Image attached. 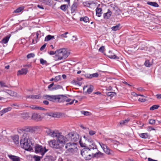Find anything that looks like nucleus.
I'll use <instances>...</instances> for the list:
<instances>
[{"mask_svg": "<svg viewBox=\"0 0 161 161\" xmlns=\"http://www.w3.org/2000/svg\"><path fill=\"white\" fill-rule=\"evenodd\" d=\"M25 136H26V134L23 135L22 136L20 141V145L26 150L33 151V146L34 145V143H32L29 137H26Z\"/></svg>", "mask_w": 161, "mask_h": 161, "instance_id": "obj_1", "label": "nucleus"}, {"mask_svg": "<svg viewBox=\"0 0 161 161\" xmlns=\"http://www.w3.org/2000/svg\"><path fill=\"white\" fill-rule=\"evenodd\" d=\"M57 53L54 57L56 61L64 59L67 58L69 54V53L65 48H61L56 50Z\"/></svg>", "mask_w": 161, "mask_h": 161, "instance_id": "obj_2", "label": "nucleus"}, {"mask_svg": "<svg viewBox=\"0 0 161 161\" xmlns=\"http://www.w3.org/2000/svg\"><path fill=\"white\" fill-rule=\"evenodd\" d=\"M65 137L69 141L77 142L79 138V136L77 133L71 132L66 135Z\"/></svg>", "mask_w": 161, "mask_h": 161, "instance_id": "obj_3", "label": "nucleus"}, {"mask_svg": "<svg viewBox=\"0 0 161 161\" xmlns=\"http://www.w3.org/2000/svg\"><path fill=\"white\" fill-rule=\"evenodd\" d=\"M34 148L35 152L36 153H40L42 156L48 150L45 147L43 148L42 146L38 144H36Z\"/></svg>", "mask_w": 161, "mask_h": 161, "instance_id": "obj_4", "label": "nucleus"}, {"mask_svg": "<svg viewBox=\"0 0 161 161\" xmlns=\"http://www.w3.org/2000/svg\"><path fill=\"white\" fill-rule=\"evenodd\" d=\"M55 137L56 138V141L63 147L66 143L64 137L59 133H57Z\"/></svg>", "mask_w": 161, "mask_h": 161, "instance_id": "obj_5", "label": "nucleus"}, {"mask_svg": "<svg viewBox=\"0 0 161 161\" xmlns=\"http://www.w3.org/2000/svg\"><path fill=\"white\" fill-rule=\"evenodd\" d=\"M48 142L49 146L53 148L60 150L62 149L63 147L55 140H51Z\"/></svg>", "mask_w": 161, "mask_h": 161, "instance_id": "obj_6", "label": "nucleus"}, {"mask_svg": "<svg viewBox=\"0 0 161 161\" xmlns=\"http://www.w3.org/2000/svg\"><path fill=\"white\" fill-rule=\"evenodd\" d=\"M35 129L31 127H27L25 128V132L23 135L26 134V137H29L30 134H32L35 132Z\"/></svg>", "mask_w": 161, "mask_h": 161, "instance_id": "obj_7", "label": "nucleus"}, {"mask_svg": "<svg viewBox=\"0 0 161 161\" xmlns=\"http://www.w3.org/2000/svg\"><path fill=\"white\" fill-rule=\"evenodd\" d=\"M87 150L89 151H93V150H97V147L93 141L92 143L89 144L88 147H87Z\"/></svg>", "mask_w": 161, "mask_h": 161, "instance_id": "obj_8", "label": "nucleus"}, {"mask_svg": "<svg viewBox=\"0 0 161 161\" xmlns=\"http://www.w3.org/2000/svg\"><path fill=\"white\" fill-rule=\"evenodd\" d=\"M11 106H14V108L17 109H20L24 108V104L22 103H14L10 104Z\"/></svg>", "mask_w": 161, "mask_h": 161, "instance_id": "obj_9", "label": "nucleus"}, {"mask_svg": "<svg viewBox=\"0 0 161 161\" xmlns=\"http://www.w3.org/2000/svg\"><path fill=\"white\" fill-rule=\"evenodd\" d=\"M99 144L106 153L108 154H111V152H112V151H111L106 145L102 143H99Z\"/></svg>", "mask_w": 161, "mask_h": 161, "instance_id": "obj_10", "label": "nucleus"}, {"mask_svg": "<svg viewBox=\"0 0 161 161\" xmlns=\"http://www.w3.org/2000/svg\"><path fill=\"white\" fill-rule=\"evenodd\" d=\"M55 102H62L64 101L65 98H66L65 96L63 95H56Z\"/></svg>", "mask_w": 161, "mask_h": 161, "instance_id": "obj_11", "label": "nucleus"}, {"mask_svg": "<svg viewBox=\"0 0 161 161\" xmlns=\"http://www.w3.org/2000/svg\"><path fill=\"white\" fill-rule=\"evenodd\" d=\"M87 148V147L84 148L81 151V154L84 158L89 153H91V151H89Z\"/></svg>", "mask_w": 161, "mask_h": 161, "instance_id": "obj_12", "label": "nucleus"}, {"mask_svg": "<svg viewBox=\"0 0 161 161\" xmlns=\"http://www.w3.org/2000/svg\"><path fill=\"white\" fill-rule=\"evenodd\" d=\"M96 150H97V152H96L95 153H94V158H98L103 157L104 154L103 153L99 151L97 149Z\"/></svg>", "mask_w": 161, "mask_h": 161, "instance_id": "obj_13", "label": "nucleus"}, {"mask_svg": "<svg viewBox=\"0 0 161 161\" xmlns=\"http://www.w3.org/2000/svg\"><path fill=\"white\" fill-rule=\"evenodd\" d=\"M44 98L48 100L55 102L56 99V95H46L44 96Z\"/></svg>", "mask_w": 161, "mask_h": 161, "instance_id": "obj_14", "label": "nucleus"}, {"mask_svg": "<svg viewBox=\"0 0 161 161\" xmlns=\"http://www.w3.org/2000/svg\"><path fill=\"white\" fill-rule=\"evenodd\" d=\"M75 146H76V143L69 142L66 144L65 148L68 150L70 148H73V147H74Z\"/></svg>", "mask_w": 161, "mask_h": 161, "instance_id": "obj_15", "label": "nucleus"}, {"mask_svg": "<svg viewBox=\"0 0 161 161\" xmlns=\"http://www.w3.org/2000/svg\"><path fill=\"white\" fill-rule=\"evenodd\" d=\"M8 156L12 160V161H20V158L17 156L12 155H8Z\"/></svg>", "mask_w": 161, "mask_h": 161, "instance_id": "obj_16", "label": "nucleus"}, {"mask_svg": "<svg viewBox=\"0 0 161 161\" xmlns=\"http://www.w3.org/2000/svg\"><path fill=\"white\" fill-rule=\"evenodd\" d=\"M32 119H33L38 121L41 119V116L39 114L34 113L32 114Z\"/></svg>", "mask_w": 161, "mask_h": 161, "instance_id": "obj_17", "label": "nucleus"}, {"mask_svg": "<svg viewBox=\"0 0 161 161\" xmlns=\"http://www.w3.org/2000/svg\"><path fill=\"white\" fill-rule=\"evenodd\" d=\"M46 132L48 135L53 137H55V135L57 133L54 131H52L51 130L49 129L47 130Z\"/></svg>", "mask_w": 161, "mask_h": 161, "instance_id": "obj_18", "label": "nucleus"}, {"mask_svg": "<svg viewBox=\"0 0 161 161\" xmlns=\"http://www.w3.org/2000/svg\"><path fill=\"white\" fill-rule=\"evenodd\" d=\"M11 36V35L10 34L8 35L3 38L1 42L3 43L4 44L7 43L8 42Z\"/></svg>", "mask_w": 161, "mask_h": 161, "instance_id": "obj_19", "label": "nucleus"}, {"mask_svg": "<svg viewBox=\"0 0 161 161\" xmlns=\"http://www.w3.org/2000/svg\"><path fill=\"white\" fill-rule=\"evenodd\" d=\"M12 138L14 142L16 144H18L19 143V136L17 135H14L12 136Z\"/></svg>", "mask_w": 161, "mask_h": 161, "instance_id": "obj_20", "label": "nucleus"}, {"mask_svg": "<svg viewBox=\"0 0 161 161\" xmlns=\"http://www.w3.org/2000/svg\"><path fill=\"white\" fill-rule=\"evenodd\" d=\"M78 4L77 2H74L71 7V13H73L76 9Z\"/></svg>", "mask_w": 161, "mask_h": 161, "instance_id": "obj_21", "label": "nucleus"}, {"mask_svg": "<svg viewBox=\"0 0 161 161\" xmlns=\"http://www.w3.org/2000/svg\"><path fill=\"white\" fill-rule=\"evenodd\" d=\"M111 12L109 9H108L107 12L103 14V17L105 19H108L111 16Z\"/></svg>", "mask_w": 161, "mask_h": 161, "instance_id": "obj_22", "label": "nucleus"}, {"mask_svg": "<svg viewBox=\"0 0 161 161\" xmlns=\"http://www.w3.org/2000/svg\"><path fill=\"white\" fill-rule=\"evenodd\" d=\"M102 9L101 8L97 7L96 8V14L98 17H100L101 16L102 13Z\"/></svg>", "mask_w": 161, "mask_h": 161, "instance_id": "obj_23", "label": "nucleus"}, {"mask_svg": "<svg viewBox=\"0 0 161 161\" xmlns=\"http://www.w3.org/2000/svg\"><path fill=\"white\" fill-rule=\"evenodd\" d=\"M91 153H89L85 158H84L86 160H89L91 159L92 158H94L93 154L94 153L93 151H91L90 152Z\"/></svg>", "mask_w": 161, "mask_h": 161, "instance_id": "obj_24", "label": "nucleus"}, {"mask_svg": "<svg viewBox=\"0 0 161 161\" xmlns=\"http://www.w3.org/2000/svg\"><path fill=\"white\" fill-rule=\"evenodd\" d=\"M28 69L27 68H23L20 70L18 71V72L20 75H26L28 72Z\"/></svg>", "mask_w": 161, "mask_h": 161, "instance_id": "obj_25", "label": "nucleus"}, {"mask_svg": "<svg viewBox=\"0 0 161 161\" xmlns=\"http://www.w3.org/2000/svg\"><path fill=\"white\" fill-rule=\"evenodd\" d=\"M39 1L47 5H50L52 4V0H39Z\"/></svg>", "mask_w": 161, "mask_h": 161, "instance_id": "obj_26", "label": "nucleus"}, {"mask_svg": "<svg viewBox=\"0 0 161 161\" xmlns=\"http://www.w3.org/2000/svg\"><path fill=\"white\" fill-rule=\"evenodd\" d=\"M44 160V161H54L55 160V158L52 156H47Z\"/></svg>", "mask_w": 161, "mask_h": 161, "instance_id": "obj_27", "label": "nucleus"}, {"mask_svg": "<svg viewBox=\"0 0 161 161\" xmlns=\"http://www.w3.org/2000/svg\"><path fill=\"white\" fill-rule=\"evenodd\" d=\"M99 75L97 73H95L92 74L87 75V77L89 78H92L94 77L97 78L98 76Z\"/></svg>", "mask_w": 161, "mask_h": 161, "instance_id": "obj_28", "label": "nucleus"}, {"mask_svg": "<svg viewBox=\"0 0 161 161\" xmlns=\"http://www.w3.org/2000/svg\"><path fill=\"white\" fill-rule=\"evenodd\" d=\"M111 51H109V53L107 55V56L110 58H113V59H117L118 58L116 56L115 54H111Z\"/></svg>", "mask_w": 161, "mask_h": 161, "instance_id": "obj_29", "label": "nucleus"}, {"mask_svg": "<svg viewBox=\"0 0 161 161\" xmlns=\"http://www.w3.org/2000/svg\"><path fill=\"white\" fill-rule=\"evenodd\" d=\"M77 146H75V147H73V148H70V149L68 150L67 151L72 153H74L77 152Z\"/></svg>", "mask_w": 161, "mask_h": 161, "instance_id": "obj_30", "label": "nucleus"}, {"mask_svg": "<svg viewBox=\"0 0 161 161\" xmlns=\"http://www.w3.org/2000/svg\"><path fill=\"white\" fill-rule=\"evenodd\" d=\"M21 115L22 117L24 119H27L29 117V114L28 113H22Z\"/></svg>", "mask_w": 161, "mask_h": 161, "instance_id": "obj_31", "label": "nucleus"}, {"mask_svg": "<svg viewBox=\"0 0 161 161\" xmlns=\"http://www.w3.org/2000/svg\"><path fill=\"white\" fill-rule=\"evenodd\" d=\"M147 4L156 7H158L159 5L158 4L155 2H148L147 3Z\"/></svg>", "mask_w": 161, "mask_h": 161, "instance_id": "obj_32", "label": "nucleus"}, {"mask_svg": "<svg viewBox=\"0 0 161 161\" xmlns=\"http://www.w3.org/2000/svg\"><path fill=\"white\" fill-rule=\"evenodd\" d=\"M54 36H52L51 35H49L47 36L45 39V41H48L50 40L51 39H54Z\"/></svg>", "mask_w": 161, "mask_h": 161, "instance_id": "obj_33", "label": "nucleus"}, {"mask_svg": "<svg viewBox=\"0 0 161 161\" xmlns=\"http://www.w3.org/2000/svg\"><path fill=\"white\" fill-rule=\"evenodd\" d=\"M93 90V86L92 85H90L87 90V92L88 93V94H90L92 92Z\"/></svg>", "mask_w": 161, "mask_h": 161, "instance_id": "obj_34", "label": "nucleus"}, {"mask_svg": "<svg viewBox=\"0 0 161 161\" xmlns=\"http://www.w3.org/2000/svg\"><path fill=\"white\" fill-rule=\"evenodd\" d=\"M62 116V114L60 113H53L52 117L54 118H60Z\"/></svg>", "mask_w": 161, "mask_h": 161, "instance_id": "obj_35", "label": "nucleus"}, {"mask_svg": "<svg viewBox=\"0 0 161 161\" xmlns=\"http://www.w3.org/2000/svg\"><path fill=\"white\" fill-rule=\"evenodd\" d=\"M80 21H83L85 22H87L89 21V19L86 16L85 17H81L80 19Z\"/></svg>", "mask_w": 161, "mask_h": 161, "instance_id": "obj_36", "label": "nucleus"}, {"mask_svg": "<svg viewBox=\"0 0 161 161\" xmlns=\"http://www.w3.org/2000/svg\"><path fill=\"white\" fill-rule=\"evenodd\" d=\"M120 24H118L116 25L113 26L111 28L112 30L115 31L119 29Z\"/></svg>", "mask_w": 161, "mask_h": 161, "instance_id": "obj_37", "label": "nucleus"}, {"mask_svg": "<svg viewBox=\"0 0 161 161\" xmlns=\"http://www.w3.org/2000/svg\"><path fill=\"white\" fill-rule=\"evenodd\" d=\"M24 9V7H20L18 8H17L15 10L14 13H19L20 12H21Z\"/></svg>", "mask_w": 161, "mask_h": 161, "instance_id": "obj_38", "label": "nucleus"}, {"mask_svg": "<svg viewBox=\"0 0 161 161\" xmlns=\"http://www.w3.org/2000/svg\"><path fill=\"white\" fill-rule=\"evenodd\" d=\"M107 95L108 96L112 97L116 95V93L114 92H108L107 93Z\"/></svg>", "mask_w": 161, "mask_h": 161, "instance_id": "obj_39", "label": "nucleus"}, {"mask_svg": "<svg viewBox=\"0 0 161 161\" xmlns=\"http://www.w3.org/2000/svg\"><path fill=\"white\" fill-rule=\"evenodd\" d=\"M68 8V6L66 4L62 5L60 7L61 9L63 11H65Z\"/></svg>", "mask_w": 161, "mask_h": 161, "instance_id": "obj_40", "label": "nucleus"}, {"mask_svg": "<svg viewBox=\"0 0 161 161\" xmlns=\"http://www.w3.org/2000/svg\"><path fill=\"white\" fill-rule=\"evenodd\" d=\"M62 88V86L60 85H54V86L53 87H52V89L53 90L59 89Z\"/></svg>", "mask_w": 161, "mask_h": 161, "instance_id": "obj_41", "label": "nucleus"}, {"mask_svg": "<svg viewBox=\"0 0 161 161\" xmlns=\"http://www.w3.org/2000/svg\"><path fill=\"white\" fill-rule=\"evenodd\" d=\"M144 65L147 67H150L152 64L150 63L149 60H147L145 61Z\"/></svg>", "mask_w": 161, "mask_h": 161, "instance_id": "obj_42", "label": "nucleus"}, {"mask_svg": "<svg viewBox=\"0 0 161 161\" xmlns=\"http://www.w3.org/2000/svg\"><path fill=\"white\" fill-rule=\"evenodd\" d=\"M159 107V105H154L150 108V110H153L155 109H158Z\"/></svg>", "mask_w": 161, "mask_h": 161, "instance_id": "obj_43", "label": "nucleus"}, {"mask_svg": "<svg viewBox=\"0 0 161 161\" xmlns=\"http://www.w3.org/2000/svg\"><path fill=\"white\" fill-rule=\"evenodd\" d=\"M128 121L129 120L126 119L121 121L120 122L119 125H125L126 124V123H127L128 122Z\"/></svg>", "mask_w": 161, "mask_h": 161, "instance_id": "obj_44", "label": "nucleus"}, {"mask_svg": "<svg viewBox=\"0 0 161 161\" xmlns=\"http://www.w3.org/2000/svg\"><path fill=\"white\" fill-rule=\"evenodd\" d=\"M42 156L41 157L37 156H34L33 157V158H34L35 161H40V158H42Z\"/></svg>", "mask_w": 161, "mask_h": 161, "instance_id": "obj_45", "label": "nucleus"}, {"mask_svg": "<svg viewBox=\"0 0 161 161\" xmlns=\"http://www.w3.org/2000/svg\"><path fill=\"white\" fill-rule=\"evenodd\" d=\"M140 136L143 138H146L148 136L147 133H142L140 134Z\"/></svg>", "mask_w": 161, "mask_h": 161, "instance_id": "obj_46", "label": "nucleus"}, {"mask_svg": "<svg viewBox=\"0 0 161 161\" xmlns=\"http://www.w3.org/2000/svg\"><path fill=\"white\" fill-rule=\"evenodd\" d=\"M40 63L42 64V65H44V64H46V65H47V61L45 60H44L42 58H41L40 59Z\"/></svg>", "mask_w": 161, "mask_h": 161, "instance_id": "obj_47", "label": "nucleus"}, {"mask_svg": "<svg viewBox=\"0 0 161 161\" xmlns=\"http://www.w3.org/2000/svg\"><path fill=\"white\" fill-rule=\"evenodd\" d=\"M35 56V55L34 53H30L27 55V58L29 59L31 58H33Z\"/></svg>", "mask_w": 161, "mask_h": 161, "instance_id": "obj_48", "label": "nucleus"}, {"mask_svg": "<svg viewBox=\"0 0 161 161\" xmlns=\"http://www.w3.org/2000/svg\"><path fill=\"white\" fill-rule=\"evenodd\" d=\"M79 143L80 144V146L82 147H86V145L85 143H83L81 141V140H80L79 141Z\"/></svg>", "mask_w": 161, "mask_h": 161, "instance_id": "obj_49", "label": "nucleus"}, {"mask_svg": "<svg viewBox=\"0 0 161 161\" xmlns=\"http://www.w3.org/2000/svg\"><path fill=\"white\" fill-rule=\"evenodd\" d=\"M86 141L89 142V144L93 142L92 138L89 136H87Z\"/></svg>", "mask_w": 161, "mask_h": 161, "instance_id": "obj_50", "label": "nucleus"}, {"mask_svg": "<svg viewBox=\"0 0 161 161\" xmlns=\"http://www.w3.org/2000/svg\"><path fill=\"white\" fill-rule=\"evenodd\" d=\"M11 108L10 107H8L6 108H5L3 110L4 113L10 111L11 110Z\"/></svg>", "mask_w": 161, "mask_h": 161, "instance_id": "obj_51", "label": "nucleus"}, {"mask_svg": "<svg viewBox=\"0 0 161 161\" xmlns=\"http://www.w3.org/2000/svg\"><path fill=\"white\" fill-rule=\"evenodd\" d=\"M41 97L39 95H32V99H39Z\"/></svg>", "mask_w": 161, "mask_h": 161, "instance_id": "obj_52", "label": "nucleus"}, {"mask_svg": "<svg viewBox=\"0 0 161 161\" xmlns=\"http://www.w3.org/2000/svg\"><path fill=\"white\" fill-rule=\"evenodd\" d=\"M8 93L12 96H14L16 94V92L11 91H8Z\"/></svg>", "mask_w": 161, "mask_h": 161, "instance_id": "obj_53", "label": "nucleus"}, {"mask_svg": "<svg viewBox=\"0 0 161 161\" xmlns=\"http://www.w3.org/2000/svg\"><path fill=\"white\" fill-rule=\"evenodd\" d=\"M54 83H53L49 85L48 86V89L50 91H53V90L52 89V87L53 86H54Z\"/></svg>", "mask_w": 161, "mask_h": 161, "instance_id": "obj_54", "label": "nucleus"}, {"mask_svg": "<svg viewBox=\"0 0 161 161\" xmlns=\"http://www.w3.org/2000/svg\"><path fill=\"white\" fill-rule=\"evenodd\" d=\"M60 78H61L60 75H58V76H56L54 78V81H55L57 82V81H58L60 79Z\"/></svg>", "mask_w": 161, "mask_h": 161, "instance_id": "obj_55", "label": "nucleus"}, {"mask_svg": "<svg viewBox=\"0 0 161 161\" xmlns=\"http://www.w3.org/2000/svg\"><path fill=\"white\" fill-rule=\"evenodd\" d=\"M81 113L84 114L85 115L87 116L89 115L90 113L88 111H83L81 112Z\"/></svg>", "mask_w": 161, "mask_h": 161, "instance_id": "obj_56", "label": "nucleus"}, {"mask_svg": "<svg viewBox=\"0 0 161 161\" xmlns=\"http://www.w3.org/2000/svg\"><path fill=\"white\" fill-rule=\"evenodd\" d=\"M149 123L152 125L154 124L155 123V120L154 119H151L149 120Z\"/></svg>", "mask_w": 161, "mask_h": 161, "instance_id": "obj_57", "label": "nucleus"}, {"mask_svg": "<svg viewBox=\"0 0 161 161\" xmlns=\"http://www.w3.org/2000/svg\"><path fill=\"white\" fill-rule=\"evenodd\" d=\"M104 49L105 48L104 46H102L99 49V51L102 53H103Z\"/></svg>", "mask_w": 161, "mask_h": 161, "instance_id": "obj_58", "label": "nucleus"}, {"mask_svg": "<svg viewBox=\"0 0 161 161\" xmlns=\"http://www.w3.org/2000/svg\"><path fill=\"white\" fill-rule=\"evenodd\" d=\"M18 131L19 133H21V132H25V128H19L18 130Z\"/></svg>", "mask_w": 161, "mask_h": 161, "instance_id": "obj_59", "label": "nucleus"}, {"mask_svg": "<svg viewBox=\"0 0 161 161\" xmlns=\"http://www.w3.org/2000/svg\"><path fill=\"white\" fill-rule=\"evenodd\" d=\"M89 134L91 136L93 135L95 133V132L93 130H89Z\"/></svg>", "mask_w": 161, "mask_h": 161, "instance_id": "obj_60", "label": "nucleus"}, {"mask_svg": "<svg viewBox=\"0 0 161 161\" xmlns=\"http://www.w3.org/2000/svg\"><path fill=\"white\" fill-rule=\"evenodd\" d=\"M47 44L45 43L43 45H42L41 47L40 48V50L41 51H42L45 48V47L46 46Z\"/></svg>", "mask_w": 161, "mask_h": 161, "instance_id": "obj_61", "label": "nucleus"}, {"mask_svg": "<svg viewBox=\"0 0 161 161\" xmlns=\"http://www.w3.org/2000/svg\"><path fill=\"white\" fill-rule=\"evenodd\" d=\"M49 54L50 55H53L54 54H56L57 53L56 52V51L55 52H54L53 51H50L49 53Z\"/></svg>", "mask_w": 161, "mask_h": 161, "instance_id": "obj_62", "label": "nucleus"}, {"mask_svg": "<svg viewBox=\"0 0 161 161\" xmlns=\"http://www.w3.org/2000/svg\"><path fill=\"white\" fill-rule=\"evenodd\" d=\"M29 107H30L32 109H37V106H35L34 105H31Z\"/></svg>", "mask_w": 161, "mask_h": 161, "instance_id": "obj_63", "label": "nucleus"}, {"mask_svg": "<svg viewBox=\"0 0 161 161\" xmlns=\"http://www.w3.org/2000/svg\"><path fill=\"white\" fill-rule=\"evenodd\" d=\"M65 97H66V99L65 98L64 101H66L67 102H69L71 100V99L68 98L66 96H65Z\"/></svg>", "mask_w": 161, "mask_h": 161, "instance_id": "obj_64", "label": "nucleus"}]
</instances>
